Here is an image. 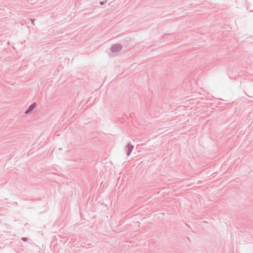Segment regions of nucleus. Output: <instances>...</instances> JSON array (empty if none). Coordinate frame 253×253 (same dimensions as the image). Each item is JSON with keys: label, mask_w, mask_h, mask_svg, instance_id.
Listing matches in <instances>:
<instances>
[{"label": "nucleus", "mask_w": 253, "mask_h": 253, "mask_svg": "<svg viewBox=\"0 0 253 253\" xmlns=\"http://www.w3.org/2000/svg\"><path fill=\"white\" fill-rule=\"evenodd\" d=\"M122 49V46L120 44H114L111 47V50L112 52H119Z\"/></svg>", "instance_id": "f257e3e1"}, {"label": "nucleus", "mask_w": 253, "mask_h": 253, "mask_svg": "<svg viewBox=\"0 0 253 253\" xmlns=\"http://www.w3.org/2000/svg\"><path fill=\"white\" fill-rule=\"evenodd\" d=\"M36 103L34 102L32 104L30 105V106L28 107V108L27 109V110L25 111V113L26 114H29L32 113L33 110L34 109V108L36 106Z\"/></svg>", "instance_id": "f03ea898"}, {"label": "nucleus", "mask_w": 253, "mask_h": 253, "mask_svg": "<svg viewBox=\"0 0 253 253\" xmlns=\"http://www.w3.org/2000/svg\"><path fill=\"white\" fill-rule=\"evenodd\" d=\"M134 148L133 145L130 144V143H128L126 147V149L127 151V156H128L130 155L133 149Z\"/></svg>", "instance_id": "7ed1b4c3"}, {"label": "nucleus", "mask_w": 253, "mask_h": 253, "mask_svg": "<svg viewBox=\"0 0 253 253\" xmlns=\"http://www.w3.org/2000/svg\"><path fill=\"white\" fill-rule=\"evenodd\" d=\"M21 240L24 242H27L28 240V238L26 237H22L21 238Z\"/></svg>", "instance_id": "20e7f679"}, {"label": "nucleus", "mask_w": 253, "mask_h": 253, "mask_svg": "<svg viewBox=\"0 0 253 253\" xmlns=\"http://www.w3.org/2000/svg\"><path fill=\"white\" fill-rule=\"evenodd\" d=\"M29 21H30V22L32 23V24L33 25H34V24L35 19H30L29 20Z\"/></svg>", "instance_id": "39448f33"}, {"label": "nucleus", "mask_w": 253, "mask_h": 253, "mask_svg": "<svg viewBox=\"0 0 253 253\" xmlns=\"http://www.w3.org/2000/svg\"><path fill=\"white\" fill-rule=\"evenodd\" d=\"M106 2V1H101L99 2V3L101 5H103L105 2Z\"/></svg>", "instance_id": "423d86ee"}, {"label": "nucleus", "mask_w": 253, "mask_h": 253, "mask_svg": "<svg viewBox=\"0 0 253 253\" xmlns=\"http://www.w3.org/2000/svg\"><path fill=\"white\" fill-rule=\"evenodd\" d=\"M169 36V35L167 34V35H165L163 36V38L164 39H165V38H167Z\"/></svg>", "instance_id": "0eeeda50"}]
</instances>
